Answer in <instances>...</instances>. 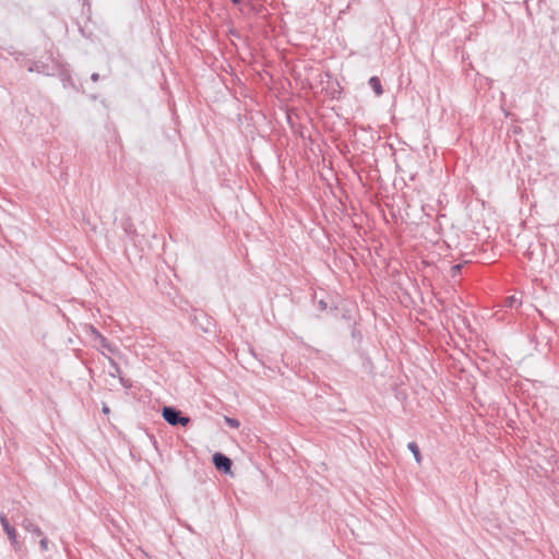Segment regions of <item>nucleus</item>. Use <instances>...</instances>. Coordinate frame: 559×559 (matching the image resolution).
Listing matches in <instances>:
<instances>
[{"label":"nucleus","instance_id":"f257e3e1","mask_svg":"<svg viewBox=\"0 0 559 559\" xmlns=\"http://www.w3.org/2000/svg\"><path fill=\"white\" fill-rule=\"evenodd\" d=\"M163 417L170 426H187L191 419L188 416H183L182 413L173 407L165 406L163 408Z\"/></svg>","mask_w":559,"mask_h":559},{"label":"nucleus","instance_id":"f03ea898","mask_svg":"<svg viewBox=\"0 0 559 559\" xmlns=\"http://www.w3.org/2000/svg\"><path fill=\"white\" fill-rule=\"evenodd\" d=\"M0 523L2 525L3 531L8 535L9 540L11 542L12 546H17V532L16 530L10 524L8 518L5 514H0Z\"/></svg>","mask_w":559,"mask_h":559},{"label":"nucleus","instance_id":"7ed1b4c3","mask_svg":"<svg viewBox=\"0 0 559 559\" xmlns=\"http://www.w3.org/2000/svg\"><path fill=\"white\" fill-rule=\"evenodd\" d=\"M213 463L218 471L225 473L230 472L233 465L231 460L222 453H215L213 455Z\"/></svg>","mask_w":559,"mask_h":559},{"label":"nucleus","instance_id":"20e7f679","mask_svg":"<svg viewBox=\"0 0 559 559\" xmlns=\"http://www.w3.org/2000/svg\"><path fill=\"white\" fill-rule=\"evenodd\" d=\"M21 525L28 532H31L32 534H34L35 536H43L44 533L41 531V528L34 524L31 520L28 519H24L23 522L21 523Z\"/></svg>","mask_w":559,"mask_h":559},{"label":"nucleus","instance_id":"39448f33","mask_svg":"<svg viewBox=\"0 0 559 559\" xmlns=\"http://www.w3.org/2000/svg\"><path fill=\"white\" fill-rule=\"evenodd\" d=\"M521 305H522V301L514 295L506 297L501 302V306L503 308H509V309H519L521 307Z\"/></svg>","mask_w":559,"mask_h":559},{"label":"nucleus","instance_id":"423d86ee","mask_svg":"<svg viewBox=\"0 0 559 559\" xmlns=\"http://www.w3.org/2000/svg\"><path fill=\"white\" fill-rule=\"evenodd\" d=\"M369 85L373 90L377 96H381L383 94V87L381 81L378 76H371L369 79Z\"/></svg>","mask_w":559,"mask_h":559},{"label":"nucleus","instance_id":"0eeeda50","mask_svg":"<svg viewBox=\"0 0 559 559\" xmlns=\"http://www.w3.org/2000/svg\"><path fill=\"white\" fill-rule=\"evenodd\" d=\"M407 448L414 454L415 461L418 464H421L423 456H421V453H420L418 444L416 442L412 441V442L408 443Z\"/></svg>","mask_w":559,"mask_h":559},{"label":"nucleus","instance_id":"6e6552de","mask_svg":"<svg viewBox=\"0 0 559 559\" xmlns=\"http://www.w3.org/2000/svg\"><path fill=\"white\" fill-rule=\"evenodd\" d=\"M25 66L29 72H39V73L43 72L44 69L46 68V66L43 62H37V61H32V60L27 61L25 63Z\"/></svg>","mask_w":559,"mask_h":559},{"label":"nucleus","instance_id":"1a4fd4ad","mask_svg":"<svg viewBox=\"0 0 559 559\" xmlns=\"http://www.w3.org/2000/svg\"><path fill=\"white\" fill-rule=\"evenodd\" d=\"M102 348L108 350L109 353H115L117 350L116 346L111 344L104 335L97 340Z\"/></svg>","mask_w":559,"mask_h":559},{"label":"nucleus","instance_id":"9d476101","mask_svg":"<svg viewBox=\"0 0 559 559\" xmlns=\"http://www.w3.org/2000/svg\"><path fill=\"white\" fill-rule=\"evenodd\" d=\"M225 423L227 424V426H229L230 428H234V429H238L240 427V421L236 418H231V417H225Z\"/></svg>","mask_w":559,"mask_h":559},{"label":"nucleus","instance_id":"9b49d317","mask_svg":"<svg viewBox=\"0 0 559 559\" xmlns=\"http://www.w3.org/2000/svg\"><path fill=\"white\" fill-rule=\"evenodd\" d=\"M107 358H108L111 367L114 368V372H111L110 374L115 376V372L120 374L121 373V369H120L119 365L112 358H110V357H107Z\"/></svg>","mask_w":559,"mask_h":559},{"label":"nucleus","instance_id":"f8f14e48","mask_svg":"<svg viewBox=\"0 0 559 559\" xmlns=\"http://www.w3.org/2000/svg\"><path fill=\"white\" fill-rule=\"evenodd\" d=\"M107 358H108L111 367L114 368V372H111L110 374L115 376V372L120 374L121 373V369H120L119 365L112 358H110V357H107Z\"/></svg>","mask_w":559,"mask_h":559},{"label":"nucleus","instance_id":"ddd939ff","mask_svg":"<svg viewBox=\"0 0 559 559\" xmlns=\"http://www.w3.org/2000/svg\"><path fill=\"white\" fill-rule=\"evenodd\" d=\"M91 335L94 337L95 341H97L99 337L103 336V334L93 325L88 326Z\"/></svg>","mask_w":559,"mask_h":559},{"label":"nucleus","instance_id":"4468645a","mask_svg":"<svg viewBox=\"0 0 559 559\" xmlns=\"http://www.w3.org/2000/svg\"><path fill=\"white\" fill-rule=\"evenodd\" d=\"M40 537H41V539L39 542L40 548H41L43 551H46V550H48V543H49L48 538L44 537V535L40 536Z\"/></svg>","mask_w":559,"mask_h":559},{"label":"nucleus","instance_id":"2eb2a0df","mask_svg":"<svg viewBox=\"0 0 559 559\" xmlns=\"http://www.w3.org/2000/svg\"><path fill=\"white\" fill-rule=\"evenodd\" d=\"M462 270V264H455L451 267V274L452 276H456L457 274H460Z\"/></svg>","mask_w":559,"mask_h":559},{"label":"nucleus","instance_id":"dca6fc26","mask_svg":"<svg viewBox=\"0 0 559 559\" xmlns=\"http://www.w3.org/2000/svg\"><path fill=\"white\" fill-rule=\"evenodd\" d=\"M318 309L321 311H325L329 308V305L325 300L321 299L318 301Z\"/></svg>","mask_w":559,"mask_h":559},{"label":"nucleus","instance_id":"f3484780","mask_svg":"<svg viewBox=\"0 0 559 559\" xmlns=\"http://www.w3.org/2000/svg\"><path fill=\"white\" fill-rule=\"evenodd\" d=\"M91 79H92V81L97 82L99 80V74L98 73H93L91 75Z\"/></svg>","mask_w":559,"mask_h":559},{"label":"nucleus","instance_id":"a211bd4d","mask_svg":"<svg viewBox=\"0 0 559 559\" xmlns=\"http://www.w3.org/2000/svg\"><path fill=\"white\" fill-rule=\"evenodd\" d=\"M103 413H104V414H109V413H110V409H109V407H108V405H107V404H104V405H103Z\"/></svg>","mask_w":559,"mask_h":559},{"label":"nucleus","instance_id":"6ab92c4d","mask_svg":"<svg viewBox=\"0 0 559 559\" xmlns=\"http://www.w3.org/2000/svg\"><path fill=\"white\" fill-rule=\"evenodd\" d=\"M513 132H514V133H521V132H522V129H521L520 127H515V128L513 129Z\"/></svg>","mask_w":559,"mask_h":559},{"label":"nucleus","instance_id":"aec40b11","mask_svg":"<svg viewBox=\"0 0 559 559\" xmlns=\"http://www.w3.org/2000/svg\"><path fill=\"white\" fill-rule=\"evenodd\" d=\"M231 1H233V3H235V4H239V3H240V0H231Z\"/></svg>","mask_w":559,"mask_h":559},{"label":"nucleus","instance_id":"412c9836","mask_svg":"<svg viewBox=\"0 0 559 559\" xmlns=\"http://www.w3.org/2000/svg\"><path fill=\"white\" fill-rule=\"evenodd\" d=\"M120 381H121V383H122L124 386H127V384H126V383H124V381H123V378H120Z\"/></svg>","mask_w":559,"mask_h":559}]
</instances>
